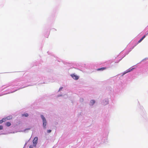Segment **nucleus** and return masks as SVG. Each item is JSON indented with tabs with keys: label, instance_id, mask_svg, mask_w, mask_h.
Returning a JSON list of instances; mask_svg holds the SVG:
<instances>
[{
	"label": "nucleus",
	"instance_id": "nucleus-1",
	"mask_svg": "<svg viewBox=\"0 0 148 148\" xmlns=\"http://www.w3.org/2000/svg\"><path fill=\"white\" fill-rule=\"evenodd\" d=\"M38 138L37 137H36L34 138V140L33 141V145L35 147L37 143V141Z\"/></svg>",
	"mask_w": 148,
	"mask_h": 148
},
{
	"label": "nucleus",
	"instance_id": "nucleus-2",
	"mask_svg": "<svg viewBox=\"0 0 148 148\" xmlns=\"http://www.w3.org/2000/svg\"><path fill=\"white\" fill-rule=\"evenodd\" d=\"M71 75L73 79L75 80H77L79 78V76H77L76 75H75L74 74H72Z\"/></svg>",
	"mask_w": 148,
	"mask_h": 148
},
{
	"label": "nucleus",
	"instance_id": "nucleus-3",
	"mask_svg": "<svg viewBox=\"0 0 148 148\" xmlns=\"http://www.w3.org/2000/svg\"><path fill=\"white\" fill-rule=\"evenodd\" d=\"M42 121L43 126L44 128H45L47 123V121L46 119Z\"/></svg>",
	"mask_w": 148,
	"mask_h": 148
},
{
	"label": "nucleus",
	"instance_id": "nucleus-4",
	"mask_svg": "<svg viewBox=\"0 0 148 148\" xmlns=\"http://www.w3.org/2000/svg\"><path fill=\"white\" fill-rule=\"evenodd\" d=\"M95 103V101L94 100H91L90 101V103L92 105H93Z\"/></svg>",
	"mask_w": 148,
	"mask_h": 148
},
{
	"label": "nucleus",
	"instance_id": "nucleus-5",
	"mask_svg": "<svg viewBox=\"0 0 148 148\" xmlns=\"http://www.w3.org/2000/svg\"><path fill=\"white\" fill-rule=\"evenodd\" d=\"M28 114L27 113H26L25 114H22V116H25L26 117H27L28 116Z\"/></svg>",
	"mask_w": 148,
	"mask_h": 148
},
{
	"label": "nucleus",
	"instance_id": "nucleus-6",
	"mask_svg": "<svg viewBox=\"0 0 148 148\" xmlns=\"http://www.w3.org/2000/svg\"><path fill=\"white\" fill-rule=\"evenodd\" d=\"M145 36H144L138 41V43H140L145 38Z\"/></svg>",
	"mask_w": 148,
	"mask_h": 148
},
{
	"label": "nucleus",
	"instance_id": "nucleus-7",
	"mask_svg": "<svg viewBox=\"0 0 148 148\" xmlns=\"http://www.w3.org/2000/svg\"><path fill=\"white\" fill-rule=\"evenodd\" d=\"M7 126H9L11 125L10 123L9 122H7L5 124Z\"/></svg>",
	"mask_w": 148,
	"mask_h": 148
},
{
	"label": "nucleus",
	"instance_id": "nucleus-8",
	"mask_svg": "<svg viewBox=\"0 0 148 148\" xmlns=\"http://www.w3.org/2000/svg\"><path fill=\"white\" fill-rule=\"evenodd\" d=\"M6 119H3L2 120H0V124L2 123L3 122L5 121Z\"/></svg>",
	"mask_w": 148,
	"mask_h": 148
},
{
	"label": "nucleus",
	"instance_id": "nucleus-9",
	"mask_svg": "<svg viewBox=\"0 0 148 148\" xmlns=\"http://www.w3.org/2000/svg\"><path fill=\"white\" fill-rule=\"evenodd\" d=\"M103 103L105 105H106L108 103V100H106L105 101V102H104V101H103Z\"/></svg>",
	"mask_w": 148,
	"mask_h": 148
},
{
	"label": "nucleus",
	"instance_id": "nucleus-10",
	"mask_svg": "<svg viewBox=\"0 0 148 148\" xmlns=\"http://www.w3.org/2000/svg\"><path fill=\"white\" fill-rule=\"evenodd\" d=\"M41 118L42 119V120H44L46 119L43 115H41Z\"/></svg>",
	"mask_w": 148,
	"mask_h": 148
},
{
	"label": "nucleus",
	"instance_id": "nucleus-11",
	"mask_svg": "<svg viewBox=\"0 0 148 148\" xmlns=\"http://www.w3.org/2000/svg\"><path fill=\"white\" fill-rule=\"evenodd\" d=\"M133 69V68L132 69H129L127 70V71L126 72H125V73H124V74H125L126 73H128L129 72H130V71H132V69Z\"/></svg>",
	"mask_w": 148,
	"mask_h": 148
},
{
	"label": "nucleus",
	"instance_id": "nucleus-12",
	"mask_svg": "<svg viewBox=\"0 0 148 148\" xmlns=\"http://www.w3.org/2000/svg\"><path fill=\"white\" fill-rule=\"evenodd\" d=\"M3 127L2 125H0V130H1L3 129Z\"/></svg>",
	"mask_w": 148,
	"mask_h": 148
},
{
	"label": "nucleus",
	"instance_id": "nucleus-13",
	"mask_svg": "<svg viewBox=\"0 0 148 148\" xmlns=\"http://www.w3.org/2000/svg\"><path fill=\"white\" fill-rule=\"evenodd\" d=\"M51 130H48L47 131V132L48 133H50L51 132Z\"/></svg>",
	"mask_w": 148,
	"mask_h": 148
},
{
	"label": "nucleus",
	"instance_id": "nucleus-14",
	"mask_svg": "<svg viewBox=\"0 0 148 148\" xmlns=\"http://www.w3.org/2000/svg\"><path fill=\"white\" fill-rule=\"evenodd\" d=\"M102 70V68H101L100 69H97V70L98 71H99V70Z\"/></svg>",
	"mask_w": 148,
	"mask_h": 148
},
{
	"label": "nucleus",
	"instance_id": "nucleus-15",
	"mask_svg": "<svg viewBox=\"0 0 148 148\" xmlns=\"http://www.w3.org/2000/svg\"><path fill=\"white\" fill-rule=\"evenodd\" d=\"M29 148H33V146L32 145H30L29 146Z\"/></svg>",
	"mask_w": 148,
	"mask_h": 148
},
{
	"label": "nucleus",
	"instance_id": "nucleus-16",
	"mask_svg": "<svg viewBox=\"0 0 148 148\" xmlns=\"http://www.w3.org/2000/svg\"><path fill=\"white\" fill-rule=\"evenodd\" d=\"M106 69V67H102V70H104V69Z\"/></svg>",
	"mask_w": 148,
	"mask_h": 148
},
{
	"label": "nucleus",
	"instance_id": "nucleus-17",
	"mask_svg": "<svg viewBox=\"0 0 148 148\" xmlns=\"http://www.w3.org/2000/svg\"><path fill=\"white\" fill-rule=\"evenodd\" d=\"M8 119V118H7V119Z\"/></svg>",
	"mask_w": 148,
	"mask_h": 148
}]
</instances>
